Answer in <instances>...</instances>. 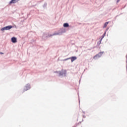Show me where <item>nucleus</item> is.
<instances>
[{"label": "nucleus", "mask_w": 127, "mask_h": 127, "mask_svg": "<svg viewBox=\"0 0 127 127\" xmlns=\"http://www.w3.org/2000/svg\"><path fill=\"white\" fill-rule=\"evenodd\" d=\"M11 42L13 43H16V42H17V39L16 38L13 37L11 38Z\"/></svg>", "instance_id": "4"}, {"label": "nucleus", "mask_w": 127, "mask_h": 127, "mask_svg": "<svg viewBox=\"0 0 127 127\" xmlns=\"http://www.w3.org/2000/svg\"><path fill=\"white\" fill-rule=\"evenodd\" d=\"M68 59H71V62H73V61H75L77 59V57H72L71 58H67L64 60V61H66V60H68Z\"/></svg>", "instance_id": "3"}, {"label": "nucleus", "mask_w": 127, "mask_h": 127, "mask_svg": "<svg viewBox=\"0 0 127 127\" xmlns=\"http://www.w3.org/2000/svg\"><path fill=\"white\" fill-rule=\"evenodd\" d=\"M12 28V26H7L1 29V31H3L4 30H9V29H11Z\"/></svg>", "instance_id": "1"}, {"label": "nucleus", "mask_w": 127, "mask_h": 127, "mask_svg": "<svg viewBox=\"0 0 127 127\" xmlns=\"http://www.w3.org/2000/svg\"><path fill=\"white\" fill-rule=\"evenodd\" d=\"M19 0H11L9 2V4H11V3H16V2H18Z\"/></svg>", "instance_id": "5"}, {"label": "nucleus", "mask_w": 127, "mask_h": 127, "mask_svg": "<svg viewBox=\"0 0 127 127\" xmlns=\"http://www.w3.org/2000/svg\"><path fill=\"white\" fill-rule=\"evenodd\" d=\"M64 27H69V24L65 23L64 24Z\"/></svg>", "instance_id": "7"}, {"label": "nucleus", "mask_w": 127, "mask_h": 127, "mask_svg": "<svg viewBox=\"0 0 127 127\" xmlns=\"http://www.w3.org/2000/svg\"><path fill=\"white\" fill-rule=\"evenodd\" d=\"M30 89V85H26L23 90V93H24L25 91H27L28 90H29Z\"/></svg>", "instance_id": "2"}, {"label": "nucleus", "mask_w": 127, "mask_h": 127, "mask_svg": "<svg viewBox=\"0 0 127 127\" xmlns=\"http://www.w3.org/2000/svg\"><path fill=\"white\" fill-rule=\"evenodd\" d=\"M0 54H3V53H0Z\"/></svg>", "instance_id": "10"}, {"label": "nucleus", "mask_w": 127, "mask_h": 127, "mask_svg": "<svg viewBox=\"0 0 127 127\" xmlns=\"http://www.w3.org/2000/svg\"><path fill=\"white\" fill-rule=\"evenodd\" d=\"M120 0H118L117 2H119V1H120Z\"/></svg>", "instance_id": "9"}, {"label": "nucleus", "mask_w": 127, "mask_h": 127, "mask_svg": "<svg viewBox=\"0 0 127 127\" xmlns=\"http://www.w3.org/2000/svg\"><path fill=\"white\" fill-rule=\"evenodd\" d=\"M109 22H106L105 24L103 26V28H106V27H107V26H108V24H109Z\"/></svg>", "instance_id": "6"}, {"label": "nucleus", "mask_w": 127, "mask_h": 127, "mask_svg": "<svg viewBox=\"0 0 127 127\" xmlns=\"http://www.w3.org/2000/svg\"><path fill=\"white\" fill-rule=\"evenodd\" d=\"M59 75L60 76H61V75H62V74H61V72L60 73Z\"/></svg>", "instance_id": "8"}]
</instances>
